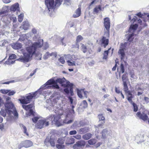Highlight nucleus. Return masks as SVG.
I'll return each mask as SVG.
<instances>
[{"mask_svg": "<svg viewBox=\"0 0 149 149\" xmlns=\"http://www.w3.org/2000/svg\"><path fill=\"white\" fill-rule=\"evenodd\" d=\"M133 105L134 108V111L135 112H136L137 111L138 108L136 104L135 103L132 104Z\"/></svg>", "mask_w": 149, "mask_h": 149, "instance_id": "nucleus-51", "label": "nucleus"}, {"mask_svg": "<svg viewBox=\"0 0 149 149\" xmlns=\"http://www.w3.org/2000/svg\"><path fill=\"white\" fill-rule=\"evenodd\" d=\"M40 117L38 115H34L33 117L32 118L33 122L34 123L37 122L35 126L38 128L41 129L44 126H48L49 121L47 118L45 119H40Z\"/></svg>", "mask_w": 149, "mask_h": 149, "instance_id": "nucleus-3", "label": "nucleus"}, {"mask_svg": "<svg viewBox=\"0 0 149 149\" xmlns=\"http://www.w3.org/2000/svg\"><path fill=\"white\" fill-rule=\"evenodd\" d=\"M24 17V14L23 13H21L20 15L18 16V21L20 22H21L23 19Z\"/></svg>", "mask_w": 149, "mask_h": 149, "instance_id": "nucleus-45", "label": "nucleus"}, {"mask_svg": "<svg viewBox=\"0 0 149 149\" xmlns=\"http://www.w3.org/2000/svg\"><path fill=\"white\" fill-rule=\"evenodd\" d=\"M65 137H62L59 138L57 140V143L59 144H63L65 141Z\"/></svg>", "mask_w": 149, "mask_h": 149, "instance_id": "nucleus-34", "label": "nucleus"}, {"mask_svg": "<svg viewBox=\"0 0 149 149\" xmlns=\"http://www.w3.org/2000/svg\"><path fill=\"white\" fill-rule=\"evenodd\" d=\"M55 139L54 138H47L45 139V145L48 146L49 145L52 147L55 146Z\"/></svg>", "mask_w": 149, "mask_h": 149, "instance_id": "nucleus-14", "label": "nucleus"}, {"mask_svg": "<svg viewBox=\"0 0 149 149\" xmlns=\"http://www.w3.org/2000/svg\"><path fill=\"white\" fill-rule=\"evenodd\" d=\"M33 145V143L32 142L29 140H26L22 142L19 145V148L22 147L28 148L32 146Z\"/></svg>", "mask_w": 149, "mask_h": 149, "instance_id": "nucleus-15", "label": "nucleus"}, {"mask_svg": "<svg viewBox=\"0 0 149 149\" xmlns=\"http://www.w3.org/2000/svg\"><path fill=\"white\" fill-rule=\"evenodd\" d=\"M73 148L74 149H82V148L77 142L74 145Z\"/></svg>", "mask_w": 149, "mask_h": 149, "instance_id": "nucleus-41", "label": "nucleus"}, {"mask_svg": "<svg viewBox=\"0 0 149 149\" xmlns=\"http://www.w3.org/2000/svg\"><path fill=\"white\" fill-rule=\"evenodd\" d=\"M81 14V8H78L74 14L73 15V17L74 18H76L79 17Z\"/></svg>", "mask_w": 149, "mask_h": 149, "instance_id": "nucleus-30", "label": "nucleus"}, {"mask_svg": "<svg viewBox=\"0 0 149 149\" xmlns=\"http://www.w3.org/2000/svg\"><path fill=\"white\" fill-rule=\"evenodd\" d=\"M45 4L47 7L46 8V10H48L49 12L52 11L54 7V0H45Z\"/></svg>", "mask_w": 149, "mask_h": 149, "instance_id": "nucleus-12", "label": "nucleus"}, {"mask_svg": "<svg viewBox=\"0 0 149 149\" xmlns=\"http://www.w3.org/2000/svg\"><path fill=\"white\" fill-rule=\"evenodd\" d=\"M65 143L66 144L70 145L74 142V139L71 137H65Z\"/></svg>", "mask_w": 149, "mask_h": 149, "instance_id": "nucleus-24", "label": "nucleus"}, {"mask_svg": "<svg viewBox=\"0 0 149 149\" xmlns=\"http://www.w3.org/2000/svg\"><path fill=\"white\" fill-rule=\"evenodd\" d=\"M133 96H127V100L130 102V103L132 104L134 103L132 100V99L133 98Z\"/></svg>", "mask_w": 149, "mask_h": 149, "instance_id": "nucleus-43", "label": "nucleus"}, {"mask_svg": "<svg viewBox=\"0 0 149 149\" xmlns=\"http://www.w3.org/2000/svg\"><path fill=\"white\" fill-rule=\"evenodd\" d=\"M55 77H53L48 80L42 86L40 89H48V88H56L58 89L59 87L57 84H56Z\"/></svg>", "mask_w": 149, "mask_h": 149, "instance_id": "nucleus-5", "label": "nucleus"}, {"mask_svg": "<svg viewBox=\"0 0 149 149\" xmlns=\"http://www.w3.org/2000/svg\"><path fill=\"white\" fill-rule=\"evenodd\" d=\"M64 57L66 60H75L77 59V56L74 55H70V54L64 55Z\"/></svg>", "mask_w": 149, "mask_h": 149, "instance_id": "nucleus-25", "label": "nucleus"}, {"mask_svg": "<svg viewBox=\"0 0 149 149\" xmlns=\"http://www.w3.org/2000/svg\"><path fill=\"white\" fill-rule=\"evenodd\" d=\"M101 10V7L100 6L96 7L94 9L93 11L94 13H97Z\"/></svg>", "mask_w": 149, "mask_h": 149, "instance_id": "nucleus-38", "label": "nucleus"}, {"mask_svg": "<svg viewBox=\"0 0 149 149\" xmlns=\"http://www.w3.org/2000/svg\"><path fill=\"white\" fill-rule=\"evenodd\" d=\"M49 44L47 42H45L44 43L43 48L44 49H47L49 47Z\"/></svg>", "mask_w": 149, "mask_h": 149, "instance_id": "nucleus-58", "label": "nucleus"}, {"mask_svg": "<svg viewBox=\"0 0 149 149\" xmlns=\"http://www.w3.org/2000/svg\"><path fill=\"white\" fill-rule=\"evenodd\" d=\"M110 23L109 19L108 17H106L104 19V25L106 29L102 39L101 40L102 45H103L105 48L109 43L108 38L109 36V30L110 27Z\"/></svg>", "mask_w": 149, "mask_h": 149, "instance_id": "nucleus-2", "label": "nucleus"}, {"mask_svg": "<svg viewBox=\"0 0 149 149\" xmlns=\"http://www.w3.org/2000/svg\"><path fill=\"white\" fill-rule=\"evenodd\" d=\"M56 147L58 149H65V146L64 145L57 144L56 145Z\"/></svg>", "mask_w": 149, "mask_h": 149, "instance_id": "nucleus-48", "label": "nucleus"}, {"mask_svg": "<svg viewBox=\"0 0 149 149\" xmlns=\"http://www.w3.org/2000/svg\"><path fill=\"white\" fill-rule=\"evenodd\" d=\"M90 128L88 127L81 128L77 130L78 132L80 134H85L89 131Z\"/></svg>", "mask_w": 149, "mask_h": 149, "instance_id": "nucleus-23", "label": "nucleus"}, {"mask_svg": "<svg viewBox=\"0 0 149 149\" xmlns=\"http://www.w3.org/2000/svg\"><path fill=\"white\" fill-rule=\"evenodd\" d=\"M66 83L65 87L67 88L64 89V91L67 94L70 93V95L72 96L74 95L73 91V84L72 83H70L69 81H67Z\"/></svg>", "mask_w": 149, "mask_h": 149, "instance_id": "nucleus-11", "label": "nucleus"}, {"mask_svg": "<svg viewBox=\"0 0 149 149\" xmlns=\"http://www.w3.org/2000/svg\"><path fill=\"white\" fill-rule=\"evenodd\" d=\"M88 142L89 144L92 145L96 143L97 140L95 139H93L89 140Z\"/></svg>", "mask_w": 149, "mask_h": 149, "instance_id": "nucleus-37", "label": "nucleus"}, {"mask_svg": "<svg viewBox=\"0 0 149 149\" xmlns=\"http://www.w3.org/2000/svg\"><path fill=\"white\" fill-rule=\"evenodd\" d=\"M137 116L140 119L145 121L147 120L148 118V116L144 113H141L140 112H138L136 114Z\"/></svg>", "mask_w": 149, "mask_h": 149, "instance_id": "nucleus-18", "label": "nucleus"}, {"mask_svg": "<svg viewBox=\"0 0 149 149\" xmlns=\"http://www.w3.org/2000/svg\"><path fill=\"white\" fill-rule=\"evenodd\" d=\"M118 53L119 54H120L121 56V60H122L124 58L125 56V53L123 49H120L118 51Z\"/></svg>", "mask_w": 149, "mask_h": 149, "instance_id": "nucleus-35", "label": "nucleus"}, {"mask_svg": "<svg viewBox=\"0 0 149 149\" xmlns=\"http://www.w3.org/2000/svg\"><path fill=\"white\" fill-rule=\"evenodd\" d=\"M110 48L108 50L105 51L104 52V56L103 57V59H106L108 57V54L109 51L110 50Z\"/></svg>", "mask_w": 149, "mask_h": 149, "instance_id": "nucleus-39", "label": "nucleus"}, {"mask_svg": "<svg viewBox=\"0 0 149 149\" xmlns=\"http://www.w3.org/2000/svg\"><path fill=\"white\" fill-rule=\"evenodd\" d=\"M22 107L23 109L26 111H29V113H26V115L27 116H30L32 115L34 116L35 115L34 114V112L33 111L34 108V107L33 104H31L28 105H22Z\"/></svg>", "mask_w": 149, "mask_h": 149, "instance_id": "nucleus-9", "label": "nucleus"}, {"mask_svg": "<svg viewBox=\"0 0 149 149\" xmlns=\"http://www.w3.org/2000/svg\"><path fill=\"white\" fill-rule=\"evenodd\" d=\"M81 49L83 52L84 53H85L87 50V49L86 46L84 45H82L81 46Z\"/></svg>", "mask_w": 149, "mask_h": 149, "instance_id": "nucleus-49", "label": "nucleus"}, {"mask_svg": "<svg viewBox=\"0 0 149 149\" xmlns=\"http://www.w3.org/2000/svg\"><path fill=\"white\" fill-rule=\"evenodd\" d=\"M43 45V40L40 39L38 42H34L31 46L27 47L26 50L27 53H24V50L23 49L20 50L19 51V53H23V56L17 59V60L24 63L29 62L30 61L33 55L35 53L37 48L41 47Z\"/></svg>", "mask_w": 149, "mask_h": 149, "instance_id": "nucleus-1", "label": "nucleus"}, {"mask_svg": "<svg viewBox=\"0 0 149 149\" xmlns=\"http://www.w3.org/2000/svg\"><path fill=\"white\" fill-rule=\"evenodd\" d=\"M83 39L82 37L80 35L78 36H77L76 39L77 42H79Z\"/></svg>", "mask_w": 149, "mask_h": 149, "instance_id": "nucleus-52", "label": "nucleus"}, {"mask_svg": "<svg viewBox=\"0 0 149 149\" xmlns=\"http://www.w3.org/2000/svg\"><path fill=\"white\" fill-rule=\"evenodd\" d=\"M97 3V1H96V0H93V1L90 3V4L89 5V8H91V6L93 5V4H96Z\"/></svg>", "mask_w": 149, "mask_h": 149, "instance_id": "nucleus-61", "label": "nucleus"}, {"mask_svg": "<svg viewBox=\"0 0 149 149\" xmlns=\"http://www.w3.org/2000/svg\"><path fill=\"white\" fill-rule=\"evenodd\" d=\"M74 108V106L72 105V109L69 110L70 113L67 114L65 116V118L63 121L64 123L67 124H69L72 123L74 119L73 116L72 115V113H74V111L73 110V108Z\"/></svg>", "mask_w": 149, "mask_h": 149, "instance_id": "nucleus-8", "label": "nucleus"}, {"mask_svg": "<svg viewBox=\"0 0 149 149\" xmlns=\"http://www.w3.org/2000/svg\"><path fill=\"white\" fill-rule=\"evenodd\" d=\"M120 67V71L122 73H123L124 72V65L123 64H121Z\"/></svg>", "mask_w": 149, "mask_h": 149, "instance_id": "nucleus-54", "label": "nucleus"}, {"mask_svg": "<svg viewBox=\"0 0 149 149\" xmlns=\"http://www.w3.org/2000/svg\"><path fill=\"white\" fill-rule=\"evenodd\" d=\"M92 134L91 133H87L84 135L82 136V138L85 140H87L91 138L92 137Z\"/></svg>", "mask_w": 149, "mask_h": 149, "instance_id": "nucleus-31", "label": "nucleus"}, {"mask_svg": "<svg viewBox=\"0 0 149 149\" xmlns=\"http://www.w3.org/2000/svg\"><path fill=\"white\" fill-rule=\"evenodd\" d=\"M16 91H10V92L9 93H8V95L9 96L13 95H14L16 93Z\"/></svg>", "mask_w": 149, "mask_h": 149, "instance_id": "nucleus-59", "label": "nucleus"}, {"mask_svg": "<svg viewBox=\"0 0 149 149\" xmlns=\"http://www.w3.org/2000/svg\"><path fill=\"white\" fill-rule=\"evenodd\" d=\"M57 101L56 99H53V101H52L51 100H46V102L49 103V106L53 107L54 108L56 107V105H57Z\"/></svg>", "mask_w": 149, "mask_h": 149, "instance_id": "nucleus-20", "label": "nucleus"}, {"mask_svg": "<svg viewBox=\"0 0 149 149\" xmlns=\"http://www.w3.org/2000/svg\"><path fill=\"white\" fill-rule=\"evenodd\" d=\"M64 1L63 3L64 6L66 7L70 6L71 4V0H56V6H59L62 3V2Z\"/></svg>", "mask_w": 149, "mask_h": 149, "instance_id": "nucleus-16", "label": "nucleus"}, {"mask_svg": "<svg viewBox=\"0 0 149 149\" xmlns=\"http://www.w3.org/2000/svg\"><path fill=\"white\" fill-rule=\"evenodd\" d=\"M30 36V33H27L25 34H22L20 36L19 40L21 41H26L28 40V38Z\"/></svg>", "mask_w": 149, "mask_h": 149, "instance_id": "nucleus-22", "label": "nucleus"}, {"mask_svg": "<svg viewBox=\"0 0 149 149\" xmlns=\"http://www.w3.org/2000/svg\"><path fill=\"white\" fill-rule=\"evenodd\" d=\"M14 82V80H11V81H7V82H2L1 83V84H8L10 83Z\"/></svg>", "mask_w": 149, "mask_h": 149, "instance_id": "nucleus-60", "label": "nucleus"}, {"mask_svg": "<svg viewBox=\"0 0 149 149\" xmlns=\"http://www.w3.org/2000/svg\"><path fill=\"white\" fill-rule=\"evenodd\" d=\"M62 110H59L58 111L57 113L58 116H54L53 115H52L50 117L47 118H48V120L52 121V122L58 126L61 125L60 123V119L61 118V116L62 115Z\"/></svg>", "mask_w": 149, "mask_h": 149, "instance_id": "nucleus-7", "label": "nucleus"}, {"mask_svg": "<svg viewBox=\"0 0 149 149\" xmlns=\"http://www.w3.org/2000/svg\"><path fill=\"white\" fill-rule=\"evenodd\" d=\"M107 130L106 129H104L102 131V138L104 139L106 138L107 134Z\"/></svg>", "mask_w": 149, "mask_h": 149, "instance_id": "nucleus-33", "label": "nucleus"}, {"mask_svg": "<svg viewBox=\"0 0 149 149\" xmlns=\"http://www.w3.org/2000/svg\"><path fill=\"white\" fill-rule=\"evenodd\" d=\"M40 94V91L38 90L35 92L30 93L26 97H24L21 99H19V100L21 103L26 104L29 102L33 98L35 99L38 97Z\"/></svg>", "mask_w": 149, "mask_h": 149, "instance_id": "nucleus-4", "label": "nucleus"}, {"mask_svg": "<svg viewBox=\"0 0 149 149\" xmlns=\"http://www.w3.org/2000/svg\"><path fill=\"white\" fill-rule=\"evenodd\" d=\"M10 19L11 21L13 22L14 23H15L17 21L16 17L14 15H12L10 17Z\"/></svg>", "mask_w": 149, "mask_h": 149, "instance_id": "nucleus-44", "label": "nucleus"}, {"mask_svg": "<svg viewBox=\"0 0 149 149\" xmlns=\"http://www.w3.org/2000/svg\"><path fill=\"white\" fill-rule=\"evenodd\" d=\"M98 118L99 119V121L100 122L102 121L101 123H100L97 126H95V128H96V130L97 131L99 129L102 128L104 123H105V118L102 114H99L98 116Z\"/></svg>", "mask_w": 149, "mask_h": 149, "instance_id": "nucleus-13", "label": "nucleus"}, {"mask_svg": "<svg viewBox=\"0 0 149 149\" xmlns=\"http://www.w3.org/2000/svg\"><path fill=\"white\" fill-rule=\"evenodd\" d=\"M10 91V90L6 89H2L0 90V92L3 94H6L8 93Z\"/></svg>", "mask_w": 149, "mask_h": 149, "instance_id": "nucleus-47", "label": "nucleus"}, {"mask_svg": "<svg viewBox=\"0 0 149 149\" xmlns=\"http://www.w3.org/2000/svg\"><path fill=\"white\" fill-rule=\"evenodd\" d=\"M122 79L123 82V84L127 83V82L128 80L127 74H123V75Z\"/></svg>", "mask_w": 149, "mask_h": 149, "instance_id": "nucleus-36", "label": "nucleus"}, {"mask_svg": "<svg viewBox=\"0 0 149 149\" xmlns=\"http://www.w3.org/2000/svg\"><path fill=\"white\" fill-rule=\"evenodd\" d=\"M66 81V79L64 77L62 78H59L55 80V83L56 84H57V83H59L61 84L62 85H64V86L65 87L66 83L67 81Z\"/></svg>", "mask_w": 149, "mask_h": 149, "instance_id": "nucleus-21", "label": "nucleus"}, {"mask_svg": "<svg viewBox=\"0 0 149 149\" xmlns=\"http://www.w3.org/2000/svg\"><path fill=\"white\" fill-rule=\"evenodd\" d=\"M50 56V53H49V52H47L43 56V58L45 59H46Z\"/></svg>", "mask_w": 149, "mask_h": 149, "instance_id": "nucleus-42", "label": "nucleus"}, {"mask_svg": "<svg viewBox=\"0 0 149 149\" xmlns=\"http://www.w3.org/2000/svg\"><path fill=\"white\" fill-rule=\"evenodd\" d=\"M73 137L75 139L77 140H80L81 139V136L79 134H77L76 135L74 136Z\"/></svg>", "mask_w": 149, "mask_h": 149, "instance_id": "nucleus-55", "label": "nucleus"}, {"mask_svg": "<svg viewBox=\"0 0 149 149\" xmlns=\"http://www.w3.org/2000/svg\"><path fill=\"white\" fill-rule=\"evenodd\" d=\"M12 47L15 49H18L22 47V45L20 43H12L11 44Z\"/></svg>", "mask_w": 149, "mask_h": 149, "instance_id": "nucleus-26", "label": "nucleus"}, {"mask_svg": "<svg viewBox=\"0 0 149 149\" xmlns=\"http://www.w3.org/2000/svg\"><path fill=\"white\" fill-rule=\"evenodd\" d=\"M19 5L18 3H16L10 7V9L11 11H15L19 8Z\"/></svg>", "mask_w": 149, "mask_h": 149, "instance_id": "nucleus-28", "label": "nucleus"}, {"mask_svg": "<svg viewBox=\"0 0 149 149\" xmlns=\"http://www.w3.org/2000/svg\"><path fill=\"white\" fill-rule=\"evenodd\" d=\"M77 142L81 148L82 147L84 146L85 145V142L83 140L78 141Z\"/></svg>", "mask_w": 149, "mask_h": 149, "instance_id": "nucleus-40", "label": "nucleus"}, {"mask_svg": "<svg viewBox=\"0 0 149 149\" xmlns=\"http://www.w3.org/2000/svg\"><path fill=\"white\" fill-rule=\"evenodd\" d=\"M11 1V0H3V2L5 3H9Z\"/></svg>", "mask_w": 149, "mask_h": 149, "instance_id": "nucleus-63", "label": "nucleus"}, {"mask_svg": "<svg viewBox=\"0 0 149 149\" xmlns=\"http://www.w3.org/2000/svg\"><path fill=\"white\" fill-rule=\"evenodd\" d=\"M6 113L8 115V116H12V115H9L8 114V113L7 111V109H1L0 111V113L2 116L4 117L6 116Z\"/></svg>", "mask_w": 149, "mask_h": 149, "instance_id": "nucleus-32", "label": "nucleus"}, {"mask_svg": "<svg viewBox=\"0 0 149 149\" xmlns=\"http://www.w3.org/2000/svg\"><path fill=\"white\" fill-rule=\"evenodd\" d=\"M22 25L21 26L20 28L24 30H27L28 29L29 26V22L28 21L24 22Z\"/></svg>", "mask_w": 149, "mask_h": 149, "instance_id": "nucleus-27", "label": "nucleus"}, {"mask_svg": "<svg viewBox=\"0 0 149 149\" xmlns=\"http://www.w3.org/2000/svg\"><path fill=\"white\" fill-rule=\"evenodd\" d=\"M125 93L127 94L128 95L127 96H132V94L131 93L130 91H127L125 92Z\"/></svg>", "mask_w": 149, "mask_h": 149, "instance_id": "nucleus-64", "label": "nucleus"}, {"mask_svg": "<svg viewBox=\"0 0 149 149\" xmlns=\"http://www.w3.org/2000/svg\"><path fill=\"white\" fill-rule=\"evenodd\" d=\"M77 93L79 97L81 99H84V97L82 96V94H84V97L87 98L88 97V94L89 93V92L87 91H85L83 89H77Z\"/></svg>", "mask_w": 149, "mask_h": 149, "instance_id": "nucleus-17", "label": "nucleus"}, {"mask_svg": "<svg viewBox=\"0 0 149 149\" xmlns=\"http://www.w3.org/2000/svg\"><path fill=\"white\" fill-rule=\"evenodd\" d=\"M51 56H53L55 57H56L57 56V53L56 52H52L50 53Z\"/></svg>", "mask_w": 149, "mask_h": 149, "instance_id": "nucleus-62", "label": "nucleus"}, {"mask_svg": "<svg viewBox=\"0 0 149 149\" xmlns=\"http://www.w3.org/2000/svg\"><path fill=\"white\" fill-rule=\"evenodd\" d=\"M77 133V132L76 130H72L70 131L69 132V134L70 135H73L76 134Z\"/></svg>", "mask_w": 149, "mask_h": 149, "instance_id": "nucleus-57", "label": "nucleus"}, {"mask_svg": "<svg viewBox=\"0 0 149 149\" xmlns=\"http://www.w3.org/2000/svg\"><path fill=\"white\" fill-rule=\"evenodd\" d=\"M19 125L24 134L26 135L27 136H29V134L28 132H27L26 127L23 124H20Z\"/></svg>", "mask_w": 149, "mask_h": 149, "instance_id": "nucleus-29", "label": "nucleus"}, {"mask_svg": "<svg viewBox=\"0 0 149 149\" xmlns=\"http://www.w3.org/2000/svg\"><path fill=\"white\" fill-rule=\"evenodd\" d=\"M82 104L84 108H85L87 107L88 105V103L86 100H83L82 102Z\"/></svg>", "mask_w": 149, "mask_h": 149, "instance_id": "nucleus-46", "label": "nucleus"}, {"mask_svg": "<svg viewBox=\"0 0 149 149\" xmlns=\"http://www.w3.org/2000/svg\"><path fill=\"white\" fill-rule=\"evenodd\" d=\"M138 27V25L137 24L131 25L129 30V32H131L132 33L131 34H129L128 36V40L130 42H131L132 40L134 38V33L135 31Z\"/></svg>", "mask_w": 149, "mask_h": 149, "instance_id": "nucleus-10", "label": "nucleus"}, {"mask_svg": "<svg viewBox=\"0 0 149 149\" xmlns=\"http://www.w3.org/2000/svg\"><path fill=\"white\" fill-rule=\"evenodd\" d=\"M124 86V91L125 92L128 90V87L127 83L123 84Z\"/></svg>", "mask_w": 149, "mask_h": 149, "instance_id": "nucleus-56", "label": "nucleus"}, {"mask_svg": "<svg viewBox=\"0 0 149 149\" xmlns=\"http://www.w3.org/2000/svg\"><path fill=\"white\" fill-rule=\"evenodd\" d=\"M58 61L60 63H61L62 64H63L65 62V61L64 58L63 57H60Z\"/></svg>", "mask_w": 149, "mask_h": 149, "instance_id": "nucleus-53", "label": "nucleus"}, {"mask_svg": "<svg viewBox=\"0 0 149 149\" xmlns=\"http://www.w3.org/2000/svg\"><path fill=\"white\" fill-rule=\"evenodd\" d=\"M68 65L70 66H73L75 65V62L73 61V62H71L70 60H68L67 61Z\"/></svg>", "mask_w": 149, "mask_h": 149, "instance_id": "nucleus-50", "label": "nucleus"}, {"mask_svg": "<svg viewBox=\"0 0 149 149\" xmlns=\"http://www.w3.org/2000/svg\"><path fill=\"white\" fill-rule=\"evenodd\" d=\"M16 56L14 54L10 55L9 57L8 61H6L4 63L5 64L10 65L13 64L15 61L11 60L12 59H14L16 58Z\"/></svg>", "mask_w": 149, "mask_h": 149, "instance_id": "nucleus-19", "label": "nucleus"}, {"mask_svg": "<svg viewBox=\"0 0 149 149\" xmlns=\"http://www.w3.org/2000/svg\"><path fill=\"white\" fill-rule=\"evenodd\" d=\"M5 106L9 115H11L13 114L16 118H18V113L12 102H6L5 104Z\"/></svg>", "mask_w": 149, "mask_h": 149, "instance_id": "nucleus-6", "label": "nucleus"}]
</instances>
